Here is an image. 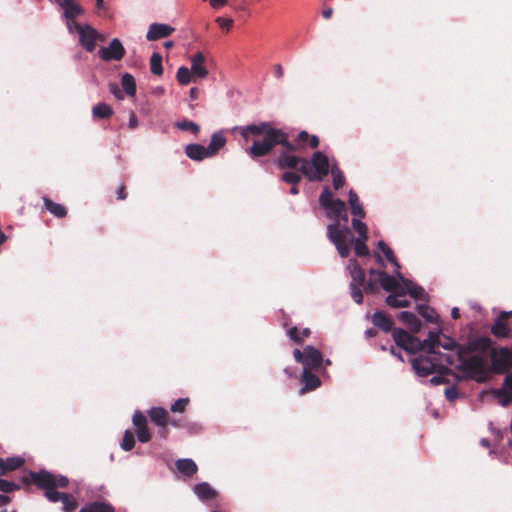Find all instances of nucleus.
Segmentation results:
<instances>
[{
  "mask_svg": "<svg viewBox=\"0 0 512 512\" xmlns=\"http://www.w3.org/2000/svg\"><path fill=\"white\" fill-rule=\"evenodd\" d=\"M293 357L306 370H319L324 361L321 351L311 345H306L302 351L298 348L294 349Z\"/></svg>",
  "mask_w": 512,
  "mask_h": 512,
  "instance_id": "6",
  "label": "nucleus"
},
{
  "mask_svg": "<svg viewBox=\"0 0 512 512\" xmlns=\"http://www.w3.org/2000/svg\"><path fill=\"white\" fill-rule=\"evenodd\" d=\"M150 420L159 427H166L168 424V412L162 407H152L148 411Z\"/></svg>",
  "mask_w": 512,
  "mask_h": 512,
  "instance_id": "24",
  "label": "nucleus"
},
{
  "mask_svg": "<svg viewBox=\"0 0 512 512\" xmlns=\"http://www.w3.org/2000/svg\"><path fill=\"white\" fill-rule=\"evenodd\" d=\"M390 353L393 356L397 357L400 361H402V362L404 361L402 354L399 351H397V349L394 346L390 347Z\"/></svg>",
  "mask_w": 512,
  "mask_h": 512,
  "instance_id": "64",
  "label": "nucleus"
},
{
  "mask_svg": "<svg viewBox=\"0 0 512 512\" xmlns=\"http://www.w3.org/2000/svg\"><path fill=\"white\" fill-rule=\"evenodd\" d=\"M128 126L130 129H135L138 126V120L135 114L132 112L129 117Z\"/></svg>",
  "mask_w": 512,
  "mask_h": 512,
  "instance_id": "60",
  "label": "nucleus"
},
{
  "mask_svg": "<svg viewBox=\"0 0 512 512\" xmlns=\"http://www.w3.org/2000/svg\"><path fill=\"white\" fill-rule=\"evenodd\" d=\"M370 275L380 283L381 287L386 291H396L402 285L398 277L387 274L384 271L370 270Z\"/></svg>",
  "mask_w": 512,
  "mask_h": 512,
  "instance_id": "15",
  "label": "nucleus"
},
{
  "mask_svg": "<svg viewBox=\"0 0 512 512\" xmlns=\"http://www.w3.org/2000/svg\"><path fill=\"white\" fill-rule=\"evenodd\" d=\"M281 179L286 183L296 185L301 180V176L297 172L288 171L282 175Z\"/></svg>",
  "mask_w": 512,
  "mask_h": 512,
  "instance_id": "49",
  "label": "nucleus"
},
{
  "mask_svg": "<svg viewBox=\"0 0 512 512\" xmlns=\"http://www.w3.org/2000/svg\"><path fill=\"white\" fill-rule=\"evenodd\" d=\"M20 489V485L16 482L0 478V491L3 493H10Z\"/></svg>",
  "mask_w": 512,
  "mask_h": 512,
  "instance_id": "41",
  "label": "nucleus"
},
{
  "mask_svg": "<svg viewBox=\"0 0 512 512\" xmlns=\"http://www.w3.org/2000/svg\"><path fill=\"white\" fill-rule=\"evenodd\" d=\"M136 435L138 441H140L141 443H147L151 439V434L148 431L147 427L137 429Z\"/></svg>",
  "mask_w": 512,
  "mask_h": 512,
  "instance_id": "52",
  "label": "nucleus"
},
{
  "mask_svg": "<svg viewBox=\"0 0 512 512\" xmlns=\"http://www.w3.org/2000/svg\"><path fill=\"white\" fill-rule=\"evenodd\" d=\"M273 72H274V76L277 79H282L284 76V70H283V67L281 64H275L273 66Z\"/></svg>",
  "mask_w": 512,
  "mask_h": 512,
  "instance_id": "57",
  "label": "nucleus"
},
{
  "mask_svg": "<svg viewBox=\"0 0 512 512\" xmlns=\"http://www.w3.org/2000/svg\"><path fill=\"white\" fill-rule=\"evenodd\" d=\"M299 164H300V172L302 174H304L310 180V175L313 173V171L311 170V166H312L311 161H308L305 158H301V161L299 162Z\"/></svg>",
  "mask_w": 512,
  "mask_h": 512,
  "instance_id": "51",
  "label": "nucleus"
},
{
  "mask_svg": "<svg viewBox=\"0 0 512 512\" xmlns=\"http://www.w3.org/2000/svg\"><path fill=\"white\" fill-rule=\"evenodd\" d=\"M386 303L393 308H400L408 306L409 300L405 293H393L386 298Z\"/></svg>",
  "mask_w": 512,
  "mask_h": 512,
  "instance_id": "29",
  "label": "nucleus"
},
{
  "mask_svg": "<svg viewBox=\"0 0 512 512\" xmlns=\"http://www.w3.org/2000/svg\"><path fill=\"white\" fill-rule=\"evenodd\" d=\"M24 464V459L19 456L0 458V476L20 468Z\"/></svg>",
  "mask_w": 512,
  "mask_h": 512,
  "instance_id": "22",
  "label": "nucleus"
},
{
  "mask_svg": "<svg viewBox=\"0 0 512 512\" xmlns=\"http://www.w3.org/2000/svg\"><path fill=\"white\" fill-rule=\"evenodd\" d=\"M205 57L202 52L198 51L194 55L190 57L191 62V72L193 76L197 79H205L209 72L205 66Z\"/></svg>",
  "mask_w": 512,
  "mask_h": 512,
  "instance_id": "17",
  "label": "nucleus"
},
{
  "mask_svg": "<svg viewBox=\"0 0 512 512\" xmlns=\"http://www.w3.org/2000/svg\"><path fill=\"white\" fill-rule=\"evenodd\" d=\"M348 202L351 208L353 217L364 218L365 211L359 202L357 193L354 190H350L348 193Z\"/></svg>",
  "mask_w": 512,
  "mask_h": 512,
  "instance_id": "27",
  "label": "nucleus"
},
{
  "mask_svg": "<svg viewBox=\"0 0 512 512\" xmlns=\"http://www.w3.org/2000/svg\"><path fill=\"white\" fill-rule=\"evenodd\" d=\"M399 279L402 282V285L404 286V288L408 291V293L410 294V296L412 298H415V299H424L425 298L426 292L421 286L417 285L416 283H414L411 280L406 279L403 276V274H399Z\"/></svg>",
  "mask_w": 512,
  "mask_h": 512,
  "instance_id": "23",
  "label": "nucleus"
},
{
  "mask_svg": "<svg viewBox=\"0 0 512 512\" xmlns=\"http://www.w3.org/2000/svg\"><path fill=\"white\" fill-rule=\"evenodd\" d=\"M92 114L95 118L107 119L113 114V110L106 103H98L92 108Z\"/></svg>",
  "mask_w": 512,
  "mask_h": 512,
  "instance_id": "34",
  "label": "nucleus"
},
{
  "mask_svg": "<svg viewBox=\"0 0 512 512\" xmlns=\"http://www.w3.org/2000/svg\"><path fill=\"white\" fill-rule=\"evenodd\" d=\"M74 33H77L79 43L86 51H94L99 34L92 26L79 24L74 27Z\"/></svg>",
  "mask_w": 512,
  "mask_h": 512,
  "instance_id": "12",
  "label": "nucleus"
},
{
  "mask_svg": "<svg viewBox=\"0 0 512 512\" xmlns=\"http://www.w3.org/2000/svg\"><path fill=\"white\" fill-rule=\"evenodd\" d=\"M345 207V202L337 198L325 208L327 217L334 220L327 226V238L334 244L342 258L349 256L350 242L352 241L351 229L347 225L339 224V216L342 215Z\"/></svg>",
  "mask_w": 512,
  "mask_h": 512,
  "instance_id": "3",
  "label": "nucleus"
},
{
  "mask_svg": "<svg viewBox=\"0 0 512 512\" xmlns=\"http://www.w3.org/2000/svg\"><path fill=\"white\" fill-rule=\"evenodd\" d=\"M199 96V90L196 87H193L189 91V97L191 100H196Z\"/></svg>",
  "mask_w": 512,
  "mask_h": 512,
  "instance_id": "62",
  "label": "nucleus"
},
{
  "mask_svg": "<svg viewBox=\"0 0 512 512\" xmlns=\"http://www.w3.org/2000/svg\"><path fill=\"white\" fill-rule=\"evenodd\" d=\"M174 28L168 24L152 23L147 31L146 39L155 41L170 36L174 32Z\"/></svg>",
  "mask_w": 512,
  "mask_h": 512,
  "instance_id": "16",
  "label": "nucleus"
},
{
  "mask_svg": "<svg viewBox=\"0 0 512 512\" xmlns=\"http://www.w3.org/2000/svg\"><path fill=\"white\" fill-rule=\"evenodd\" d=\"M390 263L394 266V268H395V269H394V273H395V275L399 278V274H402V273L400 272V268H401V266H400L399 262H398V261H397V259L395 258L394 260L390 261Z\"/></svg>",
  "mask_w": 512,
  "mask_h": 512,
  "instance_id": "61",
  "label": "nucleus"
},
{
  "mask_svg": "<svg viewBox=\"0 0 512 512\" xmlns=\"http://www.w3.org/2000/svg\"><path fill=\"white\" fill-rule=\"evenodd\" d=\"M176 78L179 84L181 85H188L191 81H197L196 78L193 76L191 70L186 66H181L178 68Z\"/></svg>",
  "mask_w": 512,
  "mask_h": 512,
  "instance_id": "33",
  "label": "nucleus"
},
{
  "mask_svg": "<svg viewBox=\"0 0 512 512\" xmlns=\"http://www.w3.org/2000/svg\"><path fill=\"white\" fill-rule=\"evenodd\" d=\"M109 91L117 98L122 99V93L117 84L111 83L109 85Z\"/></svg>",
  "mask_w": 512,
  "mask_h": 512,
  "instance_id": "56",
  "label": "nucleus"
},
{
  "mask_svg": "<svg viewBox=\"0 0 512 512\" xmlns=\"http://www.w3.org/2000/svg\"><path fill=\"white\" fill-rule=\"evenodd\" d=\"M347 222H348V214H347V211L345 209L344 212L342 213V215L339 216V224L340 225H346Z\"/></svg>",
  "mask_w": 512,
  "mask_h": 512,
  "instance_id": "63",
  "label": "nucleus"
},
{
  "mask_svg": "<svg viewBox=\"0 0 512 512\" xmlns=\"http://www.w3.org/2000/svg\"><path fill=\"white\" fill-rule=\"evenodd\" d=\"M226 144V138L222 134V132H215L212 134L210 138L209 145L206 147L208 156H215L221 148H223Z\"/></svg>",
  "mask_w": 512,
  "mask_h": 512,
  "instance_id": "25",
  "label": "nucleus"
},
{
  "mask_svg": "<svg viewBox=\"0 0 512 512\" xmlns=\"http://www.w3.org/2000/svg\"><path fill=\"white\" fill-rule=\"evenodd\" d=\"M189 403V398H179L172 405L170 410L174 413H183Z\"/></svg>",
  "mask_w": 512,
  "mask_h": 512,
  "instance_id": "45",
  "label": "nucleus"
},
{
  "mask_svg": "<svg viewBox=\"0 0 512 512\" xmlns=\"http://www.w3.org/2000/svg\"><path fill=\"white\" fill-rule=\"evenodd\" d=\"M301 381L303 383V387L299 390L300 395L313 391L321 385L319 377L306 369H302Z\"/></svg>",
  "mask_w": 512,
  "mask_h": 512,
  "instance_id": "18",
  "label": "nucleus"
},
{
  "mask_svg": "<svg viewBox=\"0 0 512 512\" xmlns=\"http://www.w3.org/2000/svg\"><path fill=\"white\" fill-rule=\"evenodd\" d=\"M185 153L188 158L194 161H202L205 158H210L206 147L197 143L188 144L185 147Z\"/></svg>",
  "mask_w": 512,
  "mask_h": 512,
  "instance_id": "20",
  "label": "nucleus"
},
{
  "mask_svg": "<svg viewBox=\"0 0 512 512\" xmlns=\"http://www.w3.org/2000/svg\"><path fill=\"white\" fill-rule=\"evenodd\" d=\"M193 492L202 502H207L217 496V491L208 482H201L196 484L193 487Z\"/></svg>",
  "mask_w": 512,
  "mask_h": 512,
  "instance_id": "19",
  "label": "nucleus"
},
{
  "mask_svg": "<svg viewBox=\"0 0 512 512\" xmlns=\"http://www.w3.org/2000/svg\"><path fill=\"white\" fill-rule=\"evenodd\" d=\"M419 314L425 318L428 322H435L436 315L435 311L427 305L421 304L417 306Z\"/></svg>",
  "mask_w": 512,
  "mask_h": 512,
  "instance_id": "40",
  "label": "nucleus"
},
{
  "mask_svg": "<svg viewBox=\"0 0 512 512\" xmlns=\"http://www.w3.org/2000/svg\"><path fill=\"white\" fill-rule=\"evenodd\" d=\"M175 126L181 131H191L194 134H197L200 131V126L193 121L188 119H182L175 123Z\"/></svg>",
  "mask_w": 512,
  "mask_h": 512,
  "instance_id": "38",
  "label": "nucleus"
},
{
  "mask_svg": "<svg viewBox=\"0 0 512 512\" xmlns=\"http://www.w3.org/2000/svg\"><path fill=\"white\" fill-rule=\"evenodd\" d=\"M335 199L333 198V195L329 188H324L322 193L319 196V203L322 207L326 208L328 205H330Z\"/></svg>",
  "mask_w": 512,
  "mask_h": 512,
  "instance_id": "43",
  "label": "nucleus"
},
{
  "mask_svg": "<svg viewBox=\"0 0 512 512\" xmlns=\"http://www.w3.org/2000/svg\"><path fill=\"white\" fill-rule=\"evenodd\" d=\"M150 70L152 74L161 76L163 74L162 56L155 52L150 58Z\"/></svg>",
  "mask_w": 512,
  "mask_h": 512,
  "instance_id": "37",
  "label": "nucleus"
},
{
  "mask_svg": "<svg viewBox=\"0 0 512 512\" xmlns=\"http://www.w3.org/2000/svg\"><path fill=\"white\" fill-rule=\"evenodd\" d=\"M368 238H357L354 239L352 236V241L350 242V247L353 245L354 250L357 256L364 257L370 254L369 248L366 245V241Z\"/></svg>",
  "mask_w": 512,
  "mask_h": 512,
  "instance_id": "32",
  "label": "nucleus"
},
{
  "mask_svg": "<svg viewBox=\"0 0 512 512\" xmlns=\"http://www.w3.org/2000/svg\"><path fill=\"white\" fill-rule=\"evenodd\" d=\"M240 130L241 136L247 140L248 135H263V140H255L248 149L251 157L257 158L268 155L276 145H286L291 148L288 135L281 129L274 128L270 122H260L242 127H234L233 130Z\"/></svg>",
  "mask_w": 512,
  "mask_h": 512,
  "instance_id": "2",
  "label": "nucleus"
},
{
  "mask_svg": "<svg viewBox=\"0 0 512 512\" xmlns=\"http://www.w3.org/2000/svg\"><path fill=\"white\" fill-rule=\"evenodd\" d=\"M372 322L376 327H379L385 332H389L392 329L391 319L380 311H376L373 314Z\"/></svg>",
  "mask_w": 512,
  "mask_h": 512,
  "instance_id": "28",
  "label": "nucleus"
},
{
  "mask_svg": "<svg viewBox=\"0 0 512 512\" xmlns=\"http://www.w3.org/2000/svg\"><path fill=\"white\" fill-rule=\"evenodd\" d=\"M491 332L497 338H505L509 335L510 329L505 322L497 319L492 325Z\"/></svg>",
  "mask_w": 512,
  "mask_h": 512,
  "instance_id": "35",
  "label": "nucleus"
},
{
  "mask_svg": "<svg viewBox=\"0 0 512 512\" xmlns=\"http://www.w3.org/2000/svg\"><path fill=\"white\" fill-rule=\"evenodd\" d=\"M377 247L379 250H381L383 252V254L385 255L386 259L389 262L396 258L393 250L384 241H382V240L378 241Z\"/></svg>",
  "mask_w": 512,
  "mask_h": 512,
  "instance_id": "48",
  "label": "nucleus"
},
{
  "mask_svg": "<svg viewBox=\"0 0 512 512\" xmlns=\"http://www.w3.org/2000/svg\"><path fill=\"white\" fill-rule=\"evenodd\" d=\"M61 502L63 504V510L65 512H73L77 507V502L75 501V499L71 498L66 493Z\"/></svg>",
  "mask_w": 512,
  "mask_h": 512,
  "instance_id": "47",
  "label": "nucleus"
},
{
  "mask_svg": "<svg viewBox=\"0 0 512 512\" xmlns=\"http://www.w3.org/2000/svg\"><path fill=\"white\" fill-rule=\"evenodd\" d=\"M362 218L353 217L352 219V227L358 233V238H368L367 234V226L361 220Z\"/></svg>",
  "mask_w": 512,
  "mask_h": 512,
  "instance_id": "39",
  "label": "nucleus"
},
{
  "mask_svg": "<svg viewBox=\"0 0 512 512\" xmlns=\"http://www.w3.org/2000/svg\"><path fill=\"white\" fill-rule=\"evenodd\" d=\"M491 340L479 337L466 345H459L454 339L441 332L430 331L425 339V351L438 355L446 366L466 372L472 378H478L486 371L483 354L489 349Z\"/></svg>",
  "mask_w": 512,
  "mask_h": 512,
  "instance_id": "1",
  "label": "nucleus"
},
{
  "mask_svg": "<svg viewBox=\"0 0 512 512\" xmlns=\"http://www.w3.org/2000/svg\"><path fill=\"white\" fill-rule=\"evenodd\" d=\"M98 55L106 62L120 61L125 55V48L118 38H114L107 47L98 50Z\"/></svg>",
  "mask_w": 512,
  "mask_h": 512,
  "instance_id": "13",
  "label": "nucleus"
},
{
  "mask_svg": "<svg viewBox=\"0 0 512 512\" xmlns=\"http://www.w3.org/2000/svg\"><path fill=\"white\" fill-rule=\"evenodd\" d=\"M175 466L178 472L187 478L192 477L198 469L196 463L190 458L176 460Z\"/></svg>",
  "mask_w": 512,
  "mask_h": 512,
  "instance_id": "21",
  "label": "nucleus"
},
{
  "mask_svg": "<svg viewBox=\"0 0 512 512\" xmlns=\"http://www.w3.org/2000/svg\"><path fill=\"white\" fill-rule=\"evenodd\" d=\"M429 383L432 385V386H438L442 383H444V377L441 376V375H436V376H433L429 379Z\"/></svg>",
  "mask_w": 512,
  "mask_h": 512,
  "instance_id": "58",
  "label": "nucleus"
},
{
  "mask_svg": "<svg viewBox=\"0 0 512 512\" xmlns=\"http://www.w3.org/2000/svg\"><path fill=\"white\" fill-rule=\"evenodd\" d=\"M215 21L219 25V27L225 32H229L233 25V19L231 18L217 17Z\"/></svg>",
  "mask_w": 512,
  "mask_h": 512,
  "instance_id": "50",
  "label": "nucleus"
},
{
  "mask_svg": "<svg viewBox=\"0 0 512 512\" xmlns=\"http://www.w3.org/2000/svg\"><path fill=\"white\" fill-rule=\"evenodd\" d=\"M31 481L40 489L44 490L45 497L52 503L62 501L65 493L58 492L56 488H65L69 480L66 476L56 475L46 470L30 472Z\"/></svg>",
  "mask_w": 512,
  "mask_h": 512,
  "instance_id": "4",
  "label": "nucleus"
},
{
  "mask_svg": "<svg viewBox=\"0 0 512 512\" xmlns=\"http://www.w3.org/2000/svg\"><path fill=\"white\" fill-rule=\"evenodd\" d=\"M411 364L416 375L422 378L433 374L438 367L445 366L443 359L430 356L415 357Z\"/></svg>",
  "mask_w": 512,
  "mask_h": 512,
  "instance_id": "8",
  "label": "nucleus"
},
{
  "mask_svg": "<svg viewBox=\"0 0 512 512\" xmlns=\"http://www.w3.org/2000/svg\"><path fill=\"white\" fill-rule=\"evenodd\" d=\"M444 394L449 401H454L458 398L459 394L454 386H448L444 390Z\"/></svg>",
  "mask_w": 512,
  "mask_h": 512,
  "instance_id": "53",
  "label": "nucleus"
},
{
  "mask_svg": "<svg viewBox=\"0 0 512 512\" xmlns=\"http://www.w3.org/2000/svg\"><path fill=\"white\" fill-rule=\"evenodd\" d=\"M121 85L123 90L128 96H135L136 83L134 77L129 73H124L121 77Z\"/></svg>",
  "mask_w": 512,
  "mask_h": 512,
  "instance_id": "31",
  "label": "nucleus"
},
{
  "mask_svg": "<svg viewBox=\"0 0 512 512\" xmlns=\"http://www.w3.org/2000/svg\"><path fill=\"white\" fill-rule=\"evenodd\" d=\"M492 368L496 373H506L512 367V349L494 348L490 352Z\"/></svg>",
  "mask_w": 512,
  "mask_h": 512,
  "instance_id": "9",
  "label": "nucleus"
},
{
  "mask_svg": "<svg viewBox=\"0 0 512 512\" xmlns=\"http://www.w3.org/2000/svg\"><path fill=\"white\" fill-rule=\"evenodd\" d=\"M281 146L283 149L279 152V156L276 160V165L280 169L296 168L299 162L301 161V158L292 154V152L295 150V146L291 143V148L287 147L286 145Z\"/></svg>",
  "mask_w": 512,
  "mask_h": 512,
  "instance_id": "14",
  "label": "nucleus"
},
{
  "mask_svg": "<svg viewBox=\"0 0 512 512\" xmlns=\"http://www.w3.org/2000/svg\"><path fill=\"white\" fill-rule=\"evenodd\" d=\"M313 173L310 175V181H322L331 171L328 157L321 151L313 153L311 158Z\"/></svg>",
  "mask_w": 512,
  "mask_h": 512,
  "instance_id": "10",
  "label": "nucleus"
},
{
  "mask_svg": "<svg viewBox=\"0 0 512 512\" xmlns=\"http://www.w3.org/2000/svg\"><path fill=\"white\" fill-rule=\"evenodd\" d=\"M347 269L352 278L350 282L351 297L357 304H361L363 302V294L361 288L363 287L365 292H372L375 288V285L372 282L365 284L364 270L360 267L356 260H349Z\"/></svg>",
  "mask_w": 512,
  "mask_h": 512,
  "instance_id": "5",
  "label": "nucleus"
},
{
  "mask_svg": "<svg viewBox=\"0 0 512 512\" xmlns=\"http://www.w3.org/2000/svg\"><path fill=\"white\" fill-rule=\"evenodd\" d=\"M132 421H133V424L134 426L139 429V428H142V427H147V419H146V416L140 412V411H135L133 417H132Z\"/></svg>",
  "mask_w": 512,
  "mask_h": 512,
  "instance_id": "46",
  "label": "nucleus"
},
{
  "mask_svg": "<svg viewBox=\"0 0 512 512\" xmlns=\"http://www.w3.org/2000/svg\"><path fill=\"white\" fill-rule=\"evenodd\" d=\"M135 445V439L133 433L130 431H125L123 440L121 443V448L125 451H130Z\"/></svg>",
  "mask_w": 512,
  "mask_h": 512,
  "instance_id": "42",
  "label": "nucleus"
},
{
  "mask_svg": "<svg viewBox=\"0 0 512 512\" xmlns=\"http://www.w3.org/2000/svg\"><path fill=\"white\" fill-rule=\"evenodd\" d=\"M60 7L63 8V18L68 32L74 34V27L79 25L75 19L84 13L83 8L75 0H62Z\"/></svg>",
  "mask_w": 512,
  "mask_h": 512,
  "instance_id": "11",
  "label": "nucleus"
},
{
  "mask_svg": "<svg viewBox=\"0 0 512 512\" xmlns=\"http://www.w3.org/2000/svg\"><path fill=\"white\" fill-rule=\"evenodd\" d=\"M102 506L98 505V502H93L85 507H83L79 512H98L101 511Z\"/></svg>",
  "mask_w": 512,
  "mask_h": 512,
  "instance_id": "55",
  "label": "nucleus"
},
{
  "mask_svg": "<svg viewBox=\"0 0 512 512\" xmlns=\"http://www.w3.org/2000/svg\"><path fill=\"white\" fill-rule=\"evenodd\" d=\"M98 505L102 506L101 511L98 512H115L114 507L107 502L97 501Z\"/></svg>",
  "mask_w": 512,
  "mask_h": 512,
  "instance_id": "59",
  "label": "nucleus"
},
{
  "mask_svg": "<svg viewBox=\"0 0 512 512\" xmlns=\"http://www.w3.org/2000/svg\"><path fill=\"white\" fill-rule=\"evenodd\" d=\"M399 320L407 325L413 332H418L421 329V321L419 318L410 311H401L398 315Z\"/></svg>",
  "mask_w": 512,
  "mask_h": 512,
  "instance_id": "26",
  "label": "nucleus"
},
{
  "mask_svg": "<svg viewBox=\"0 0 512 512\" xmlns=\"http://www.w3.org/2000/svg\"><path fill=\"white\" fill-rule=\"evenodd\" d=\"M289 338L296 342V343H300L303 341V337H300L301 334H300V331L297 329V327H292L288 330L287 332Z\"/></svg>",
  "mask_w": 512,
  "mask_h": 512,
  "instance_id": "54",
  "label": "nucleus"
},
{
  "mask_svg": "<svg viewBox=\"0 0 512 512\" xmlns=\"http://www.w3.org/2000/svg\"><path fill=\"white\" fill-rule=\"evenodd\" d=\"M497 396L501 406H508L512 401V392L504 389V387L497 392Z\"/></svg>",
  "mask_w": 512,
  "mask_h": 512,
  "instance_id": "44",
  "label": "nucleus"
},
{
  "mask_svg": "<svg viewBox=\"0 0 512 512\" xmlns=\"http://www.w3.org/2000/svg\"><path fill=\"white\" fill-rule=\"evenodd\" d=\"M396 345L408 353L425 351V340L421 341L401 328H396L392 333Z\"/></svg>",
  "mask_w": 512,
  "mask_h": 512,
  "instance_id": "7",
  "label": "nucleus"
},
{
  "mask_svg": "<svg viewBox=\"0 0 512 512\" xmlns=\"http://www.w3.org/2000/svg\"><path fill=\"white\" fill-rule=\"evenodd\" d=\"M330 172H331V175H332L333 187L336 190H338L345 183L344 175H343L342 171L339 169V167H338V165L336 163L332 164Z\"/></svg>",
  "mask_w": 512,
  "mask_h": 512,
  "instance_id": "36",
  "label": "nucleus"
},
{
  "mask_svg": "<svg viewBox=\"0 0 512 512\" xmlns=\"http://www.w3.org/2000/svg\"><path fill=\"white\" fill-rule=\"evenodd\" d=\"M43 201L45 208L54 216L62 218L66 215L67 211L63 205L55 203L47 197H44Z\"/></svg>",
  "mask_w": 512,
  "mask_h": 512,
  "instance_id": "30",
  "label": "nucleus"
}]
</instances>
